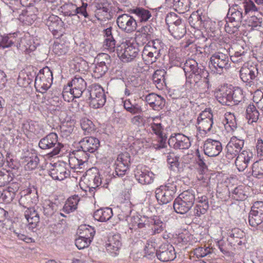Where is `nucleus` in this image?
<instances>
[{
	"mask_svg": "<svg viewBox=\"0 0 263 263\" xmlns=\"http://www.w3.org/2000/svg\"><path fill=\"white\" fill-rule=\"evenodd\" d=\"M258 9L251 0H243L239 4L233 5L229 10L228 15H230L229 19L230 23H226V31L232 34L238 30L243 17V11L245 14H247L250 12L258 11Z\"/></svg>",
	"mask_w": 263,
	"mask_h": 263,
	"instance_id": "1",
	"label": "nucleus"
},
{
	"mask_svg": "<svg viewBox=\"0 0 263 263\" xmlns=\"http://www.w3.org/2000/svg\"><path fill=\"white\" fill-rule=\"evenodd\" d=\"M184 67V70L191 72L186 79L188 83L197 88H210L209 74L202 66L199 67L195 61L190 60L186 61Z\"/></svg>",
	"mask_w": 263,
	"mask_h": 263,
	"instance_id": "2",
	"label": "nucleus"
},
{
	"mask_svg": "<svg viewBox=\"0 0 263 263\" xmlns=\"http://www.w3.org/2000/svg\"><path fill=\"white\" fill-rule=\"evenodd\" d=\"M86 88V82L81 77H75L63 89L62 95L65 101L79 98Z\"/></svg>",
	"mask_w": 263,
	"mask_h": 263,
	"instance_id": "3",
	"label": "nucleus"
},
{
	"mask_svg": "<svg viewBox=\"0 0 263 263\" xmlns=\"http://www.w3.org/2000/svg\"><path fill=\"white\" fill-rule=\"evenodd\" d=\"M39 146L42 149L48 152L51 156H53L60 153L63 145L58 141L57 134L50 133L40 140Z\"/></svg>",
	"mask_w": 263,
	"mask_h": 263,
	"instance_id": "4",
	"label": "nucleus"
},
{
	"mask_svg": "<svg viewBox=\"0 0 263 263\" xmlns=\"http://www.w3.org/2000/svg\"><path fill=\"white\" fill-rule=\"evenodd\" d=\"M52 72L46 66L41 69L35 77L34 86L37 91L44 93L47 91L52 83Z\"/></svg>",
	"mask_w": 263,
	"mask_h": 263,
	"instance_id": "5",
	"label": "nucleus"
},
{
	"mask_svg": "<svg viewBox=\"0 0 263 263\" xmlns=\"http://www.w3.org/2000/svg\"><path fill=\"white\" fill-rule=\"evenodd\" d=\"M89 93V105L97 109L104 106L106 102V96L102 87L99 85L92 86L88 90Z\"/></svg>",
	"mask_w": 263,
	"mask_h": 263,
	"instance_id": "6",
	"label": "nucleus"
},
{
	"mask_svg": "<svg viewBox=\"0 0 263 263\" xmlns=\"http://www.w3.org/2000/svg\"><path fill=\"white\" fill-rule=\"evenodd\" d=\"M176 190V186L174 184L161 186L156 190V198L160 204H166L173 199Z\"/></svg>",
	"mask_w": 263,
	"mask_h": 263,
	"instance_id": "7",
	"label": "nucleus"
},
{
	"mask_svg": "<svg viewBox=\"0 0 263 263\" xmlns=\"http://www.w3.org/2000/svg\"><path fill=\"white\" fill-rule=\"evenodd\" d=\"M118 56L123 62H130L138 55L139 49L131 44H122L117 49Z\"/></svg>",
	"mask_w": 263,
	"mask_h": 263,
	"instance_id": "8",
	"label": "nucleus"
},
{
	"mask_svg": "<svg viewBox=\"0 0 263 263\" xmlns=\"http://www.w3.org/2000/svg\"><path fill=\"white\" fill-rule=\"evenodd\" d=\"M211 64L219 74L223 72V70L229 68L231 65L230 58L227 54L217 52L213 54L210 58Z\"/></svg>",
	"mask_w": 263,
	"mask_h": 263,
	"instance_id": "9",
	"label": "nucleus"
},
{
	"mask_svg": "<svg viewBox=\"0 0 263 263\" xmlns=\"http://www.w3.org/2000/svg\"><path fill=\"white\" fill-rule=\"evenodd\" d=\"M117 24L122 31L127 33H133L137 28V21L128 14L120 15L117 19Z\"/></svg>",
	"mask_w": 263,
	"mask_h": 263,
	"instance_id": "10",
	"label": "nucleus"
},
{
	"mask_svg": "<svg viewBox=\"0 0 263 263\" xmlns=\"http://www.w3.org/2000/svg\"><path fill=\"white\" fill-rule=\"evenodd\" d=\"M213 115L211 108H205L197 118L198 128L205 133L210 132L213 124Z\"/></svg>",
	"mask_w": 263,
	"mask_h": 263,
	"instance_id": "11",
	"label": "nucleus"
},
{
	"mask_svg": "<svg viewBox=\"0 0 263 263\" xmlns=\"http://www.w3.org/2000/svg\"><path fill=\"white\" fill-rule=\"evenodd\" d=\"M241 80L251 86L256 80L258 75V70L256 65H244L239 71Z\"/></svg>",
	"mask_w": 263,
	"mask_h": 263,
	"instance_id": "12",
	"label": "nucleus"
},
{
	"mask_svg": "<svg viewBox=\"0 0 263 263\" xmlns=\"http://www.w3.org/2000/svg\"><path fill=\"white\" fill-rule=\"evenodd\" d=\"M253 152L246 149L242 151L236 156L235 161V165L239 172H243L248 166L249 164L253 161L254 159Z\"/></svg>",
	"mask_w": 263,
	"mask_h": 263,
	"instance_id": "13",
	"label": "nucleus"
},
{
	"mask_svg": "<svg viewBox=\"0 0 263 263\" xmlns=\"http://www.w3.org/2000/svg\"><path fill=\"white\" fill-rule=\"evenodd\" d=\"M243 146V140L238 139L236 136H233L226 146V157L230 160L233 159L241 152Z\"/></svg>",
	"mask_w": 263,
	"mask_h": 263,
	"instance_id": "14",
	"label": "nucleus"
},
{
	"mask_svg": "<svg viewBox=\"0 0 263 263\" xmlns=\"http://www.w3.org/2000/svg\"><path fill=\"white\" fill-rule=\"evenodd\" d=\"M171 147L176 149H187L191 146V143L189 137L182 134L172 135L168 140Z\"/></svg>",
	"mask_w": 263,
	"mask_h": 263,
	"instance_id": "15",
	"label": "nucleus"
},
{
	"mask_svg": "<svg viewBox=\"0 0 263 263\" xmlns=\"http://www.w3.org/2000/svg\"><path fill=\"white\" fill-rule=\"evenodd\" d=\"M17 34L10 33L2 37L0 41V49H4L16 44L17 48H23L25 46L24 37H18Z\"/></svg>",
	"mask_w": 263,
	"mask_h": 263,
	"instance_id": "16",
	"label": "nucleus"
},
{
	"mask_svg": "<svg viewBox=\"0 0 263 263\" xmlns=\"http://www.w3.org/2000/svg\"><path fill=\"white\" fill-rule=\"evenodd\" d=\"M222 149L221 143L218 140L212 139H206L203 145L204 154L209 157H216Z\"/></svg>",
	"mask_w": 263,
	"mask_h": 263,
	"instance_id": "17",
	"label": "nucleus"
},
{
	"mask_svg": "<svg viewBox=\"0 0 263 263\" xmlns=\"http://www.w3.org/2000/svg\"><path fill=\"white\" fill-rule=\"evenodd\" d=\"M38 196L36 189L29 188L24 192L19 200V203L23 207L26 208L31 206L32 204H35L37 201Z\"/></svg>",
	"mask_w": 263,
	"mask_h": 263,
	"instance_id": "18",
	"label": "nucleus"
},
{
	"mask_svg": "<svg viewBox=\"0 0 263 263\" xmlns=\"http://www.w3.org/2000/svg\"><path fill=\"white\" fill-rule=\"evenodd\" d=\"M156 254L158 259L164 262L173 260L176 258L174 248L169 244L162 245Z\"/></svg>",
	"mask_w": 263,
	"mask_h": 263,
	"instance_id": "19",
	"label": "nucleus"
},
{
	"mask_svg": "<svg viewBox=\"0 0 263 263\" xmlns=\"http://www.w3.org/2000/svg\"><path fill=\"white\" fill-rule=\"evenodd\" d=\"M79 144L83 152L93 153L99 148L100 141L93 137H87L81 139Z\"/></svg>",
	"mask_w": 263,
	"mask_h": 263,
	"instance_id": "20",
	"label": "nucleus"
},
{
	"mask_svg": "<svg viewBox=\"0 0 263 263\" xmlns=\"http://www.w3.org/2000/svg\"><path fill=\"white\" fill-rule=\"evenodd\" d=\"M121 246V237L119 234H117L108 237L106 244V249L111 256H116L119 254Z\"/></svg>",
	"mask_w": 263,
	"mask_h": 263,
	"instance_id": "21",
	"label": "nucleus"
},
{
	"mask_svg": "<svg viewBox=\"0 0 263 263\" xmlns=\"http://www.w3.org/2000/svg\"><path fill=\"white\" fill-rule=\"evenodd\" d=\"M49 175L54 180H63L69 176V172L64 163H57L50 168Z\"/></svg>",
	"mask_w": 263,
	"mask_h": 263,
	"instance_id": "22",
	"label": "nucleus"
},
{
	"mask_svg": "<svg viewBox=\"0 0 263 263\" xmlns=\"http://www.w3.org/2000/svg\"><path fill=\"white\" fill-rule=\"evenodd\" d=\"M112 27H109L105 29L103 31L104 42L103 47L104 49L107 50L110 52H113L115 51L116 47V40L114 37Z\"/></svg>",
	"mask_w": 263,
	"mask_h": 263,
	"instance_id": "23",
	"label": "nucleus"
},
{
	"mask_svg": "<svg viewBox=\"0 0 263 263\" xmlns=\"http://www.w3.org/2000/svg\"><path fill=\"white\" fill-rule=\"evenodd\" d=\"M145 100L151 107L156 110L162 109L165 104V99L154 93H151L146 95Z\"/></svg>",
	"mask_w": 263,
	"mask_h": 263,
	"instance_id": "24",
	"label": "nucleus"
},
{
	"mask_svg": "<svg viewBox=\"0 0 263 263\" xmlns=\"http://www.w3.org/2000/svg\"><path fill=\"white\" fill-rule=\"evenodd\" d=\"M137 180L142 184H149L152 183L154 179V174L153 172L144 168L138 169L135 174Z\"/></svg>",
	"mask_w": 263,
	"mask_h": 263,
	"instance_id": "25",
	"label": "nucleus"
},
{
	"mask_svg": "<svg viewBox=\"0 0 263 263\" xmlns=\"http://www.w3.org/2000/svg\"><path fill=\"white\" fill-rule=\"evenodd\" d=\"M147 223L151 228L153 234L160 233L165 228V224L163 222L159 217L157 216L148 218Z\"/></svg>",
	"mask_w": 263,
	"mask_h": 263,
	"instance_id": "26",
	"label": "nucleus"
},
{
	"mask_svg": "<svg viewBox=\"0 0 263 263\" xmlns=\"http://www.w3.org/2000/svg\"><path fill=\"white\" fill-rule=\"evenodd\" d=\"M231 93V88H221L219 89V92L217 93V99L222 105L232 106Z\"/></svg>",
	"mask_w": 263,
	"mask_h": 263,
	"instance_id": "27",
	"label": "nucleus"
},
{
	"mask_svg": "<svg viewBox=\"0 0 263 263\" xmlns=\"http://www.w3.org/2000/svg\"><path fill=\"white\" fill-rule=\"evenodd\" d=\"M92 181L93 185L91 184H87V186L83 189L86 192H89L90 195H92L94 194V190L99 186L102 184V186L104 187H107V185L108 184V181L106 179L104 182H103V180L100 178V175L98 174L97 175H96L94 177L90 178Z\"/></svg>",
	"mask_w": 263,
	"mask_h": 263,
	"instance_id": "28",
	"label": "nucleus"
},
{
	"mask_svg": "<svg viewBox=\"0 0 263 263\" xmlns=\"http://www.w3.org/2000/svg\"><path fill=\"white\" fill-rule=\"evenodd\" d=\"M112 216V211L111 208H105L97 210L94 212V218L101 222H105L109 220Z\"/></svg>",
	"mask_w": 263,
	"mask_h": 263,
	"instance_id": "29",
	"label": "nucleus"
},
{
	"mask_svg": "<svg viewBox=\"0 0 263 263\" xmlns=\"http://www.w3.org/2000/svg\"><path fill=\"white\" fill-rule=\"evenodd\" d=\"M63 22L61 19L57 15H51L48 17L46 21V25L52 32H57L62 27Z\"/></svg>",
	"mask_w": 263,
	"mask_h": 263,
	"instance_id": "30",
	"label": "nucleus"
},
{
	"mask_svg": "<svg viewBox=\"0 0 263 263\" xmlns=\"http://www.w3.org/2000/svg\"><path fill=\"white\" fill-rule=\"evenodd\" d=\"M163 44L158 39L148 41L144 47V49L147 50L151 52L156 53L157 55L160 57L161 51L163 49Z\"/></svg>",
	"mask_w": 263,
	"mask_h": 263,
	"instance_id": "31",
	"label": "nucleus"
},
{
	"mask_svg": "<svg viewBox=\"0 0 263 263\" xmlns=\"http://www.w3.org/2000/svg\"><path fill=\"white\" fill-rule=\"evenodd\" d=\"M130 12L135 14L141 22L147 21L152 16L151 13L148 10L142 7L131 9Z\"/></svg>",
	"mask_w": 263,
	"mask_h": 263,
	"instance_id": "32",
	"label": "nucleus"
},
{
	"mask_svg": "<svg viewBox=\"0 0 263 263\" xmlns=\"http://www.w3.org/2000/svg\"><path fill=\"white\" fill-rule=\"evenodd\" d=\"M168 29L172 35L177 39H181L186 33L185 24L182 21L171 26Z\"/></svg>",
	"mask_w": 263,
	"mask_h": 263,
	"instance_id": "33",
	"label": "nucleus"
},
{
	"mask_svg": "<svg viewBox=\"0 0 263 263\" xmlns=\"http://www.w3.org/2000/svg\"><path fill=\"white\" fill-rule=\"evenodd\" d=\"M259 113L256 107L253 104H249L246 111V118L248 120L249 124L256 122L258 120Z\"/></svg>",
	"mask_w": 263,
	"mask_h": 263,
	"instance_id": "34",
	"label": "nucleus"
},
{
	"mask_svg": "<svg viewBox=\"0 0 263 263\" xmlns=\"http://www.w3.org/2000/svg\"><path fill=\"white\" fill-rule=\"evenodd\" d=\"M26 208L27 210L25 212V217L29 224L36 226L40 221L39 213L34 208L30 206Z\"/></svg>",
	"mask_w": 263,
	"mask_h": 263,
	"instance_id": "35",
	"label": "nucleus"
},
{
	"mask_svg": "<svg viewBox=\"0 0 263 263\" xmlns=\"http://www.w3.org/2000/svg\"><path fill=\"white\" fill-rule=\"evenodd\" d=\"M173 207L176 213L184 214L186 213L192 206L177 197L174 201Z\"/></svg>",
	"mask_w": 263,
	"mask_h": 263,
	"instance_id": "36",
	"label": "nucleus"
},
{
	"mask_svg": "<svg viewBox=\"0 0 263 263\" xmlns=\"http://www.w3.org/2000/svg\"><path fill=\"white\" fill-rule=\"evenodd\" d=\"M78 233L79 236L83 238V239L87 238L88 239H90V241H91L95 235V231L92 227L89 225H81L78 229Z\"/></svg>",
	"mask_w": 263,
	"mask_h": 263,
	"instance_id": "37",
	"label": "nucleus"
},
{
	"mask_svg": "<svg viewBox=\"0 0 263 263\" xmlns=\"http://www.w3.org/2000/svg\"><path fill=\"white\" fill-rule=\"evenodd\" d=\"M165 74L166 71L164 69H158L153 75V82L159 89H162L164 84H165Z\"/></svg>",
	"mask_w": 263,
	"mask_h": 263,
	"instance_id": "38",
	"label": "nucleus"
},
{
	"mask_svg": "<svg viewBox=\"0 0 263 263\" xmlns=\"http://www.w3.org/2000/svg\"><path fill=\"white\" fill-rule=\"evenodd\" d=\"M42 210L44 214L49 217L57 210V205L50 200H45L43 202Z\"/></svg>",
	"mask_w": 263,
	"mask_h": 263,
	"instance_id": "39",
	"label": "nucleus"
},
{
	"mask_svg": "<svg viewBox=\"0 0 263 263\" xmlns=\"http://www.w3.org/2000/svg\"><path fill=\"white\" fill-rule=\"evenodd\" d=\"M175 10L179 13H183L190 9V2L189 0H172Z\"/></svg>",
	"mask_w": 263,
	"mask_h": 263,
	"instance_id": "40",
	"label": "nucleus"
},
{
	"mask_svg": "<svg viewBox=\"0 0 263 263\" xmlns=\"http://www.w3.org/2000/svg\"><path fill=\"white\" fill-rule=\"evenodd\" d=\"M231 101L232 105H237L244 98L242 90L239 87L231 88Z\"/></svg>",
	"mask_w": 263,
	"mask_h": 263,
	"instance_id": "41",
	"label": "nucleus"
},
{
	"mask_svg": "<svg viewBox=\"0 0 263 263\" xmlns=\"http://www.w3.org/2000/svg\"><path fill=\"white\" fill-rule=\"evenodd\" d=\"M74 128V124L73 122L67 121L63 123L60 126L61 136L63 138H67L73 132Z\"/></svg>",
	"mask_w": 263,
	"mask_h": 263,
	"instance_id": "42",
	"label": "nucleus"
},
{
	"mask_svg": "<svg viewBox=\"0 0 263 263\" xmlns=\"http://www.w3.org/2000/svg\"><path fill=\"white\" fill-rule=\"evenodd\" d=\"M178 197L189 204L190 206H193L194 204L195 195L193 191H185L180 194Z\"/></svg>",
	"mask_w": 263,
	"mask_h": 263,
	"instance_id": "43",
	"label": "nucleus"
},
{
	"mask_svg": "<svg viewBox=\"0 0 263 263\" xmlns=\"http://www.w3.org/2000/svg\"><path fill=\"white\" fill-rule=\"evenodd\" d=\"M252 174L253 176L260 178L263 176V159L256 161L252 165Z\"/></svg>",
	"mask_w": 263,
	"mask_h": 263,
	"instance_id": "44",
	"label": "nucleus"
},
{
	"mask_svg": "<svg viewBox=\"0 0 263 263\" xmlns=\"http://www.w3.org/2000/svg\"><path fill=\"white\" fill-rule=\"evenodd\" d=\"M109 67L97 62L93 68L92 75L95 79L101 78L108 70Z\"/></svg>",
	"mask_w": 263,
	"mask_h": 263,
	"instance_id": "45",
	"label": "nucleus"
},
{
	"mask_svg": "<svg viewBox=\"0 0 263 263\" xmlns=\"http://www.w3.org/2000/svg\"><path fill=\"white\" fill-rule=\"evenodd\" d=\"M153 122L151 123V127L152 129L153 132L159 137L161 138V141L163 140L162 139V133L163 131V127L162 126L161 123L158 122V120H160V118L158 117L153 118Z\"/></svg>",
	"mask_w": 263,
	"mask_h": 263,
	"instance_id": "46",
	"label": "nucleus"
},
{
	"mask_svg": "<svg viewBox=\"0 0 263 263\" xmlns=\"http://www.w3.org/2000/svg\"><path fill=\"white\" fill-rule=\"evenodd\" d=\"M142 57L143 60L147 65L153 64L156 62L159 58V57L157 55L156 53L151 52V51L144 49H143Z\"/></svg>",
	"mask_w": 263,
	"mask_h": 263,
	"instance_id": "47",
	"label": "nucleus"
},
{
	"mask_svg": "<svg viewBox=\"0 0 263 263\" xmlns=\"http://www.w3.org/2000/svg\"><path fill=\"white\" fill-rule=\"evenodd\" d=\"M62 12L65 16H73L78 14V7L75 4L69 3L62 7Z\"/></svg>",
	"mask_w": 263,
	"mask_h": 263,
	"instance_id": "48",
	"label": "nucleus"
},
{
	"mask_svg": "<svg viewBox=\"0 0 263 263\" xmlns=\"http://www.w3.org/2000/svg\"><path fill=\"white\" fill-rule=\"evenodd\" d=\"M166 160L172 170H174L175 168H178L179 165V157L174 152L167 153Z\"/></svg>",
	"mask_w": 263,
	"mask_h": 263,
	"instance_id": "49",
	"label": "nucleus"
},
{
	"mask_svg": "<svg viewBox=\"0 0 263 263\" xmlns=\"http://www.w3.org/2000/svg\"><path fill=\"white\" fill-rule=\"evenodd\" d=\"M81 126L85 135L90 134L94 130V124L87 118H83L81 120Z\"/></svg>",
	"mask_w": 263,
	"mask_h": 263,
	"instance_id": "50",
	"label": "nucleus"
},
{
	"mask_svg": "<svg viewBox=\"0 0 263 263\" xmlns=\"http://www.w3.org/2000/svg\"><path fill=\"white\" fill-rule=\"evenodd\" d=\"M263 221V216L256 214L254 212H250L249 215V222L251 226L256 227Z\"/></svg>",
	"mask_w": 263,
	"mask_h": 263,
	"instance_id": "51",
	"label": "nucleus"
},
{
	"mask_svg": "<svg viewBox=\"0 0 263 263\" xmlns=\"http://www.w3.org/2000/svg\"><path fill=\"white\" fill-rule=\"evenodd\" d=\"M24 129L37 135L40 133V127L37 123L33 121H27L23 125Z\"/></svg>",
	"mask_w": 263,
	"mask_h": 263,
	"instance_id": "52",
	"label": "nucleus"
},
{
	"mask_svg": "<svg viewBox=\"0 0 263 263\" xmlns=\"http://www.w3.org/2000/svg\"><path fill=\"white\" fill-rule=\"evenodd\" d=\"M137 33L143 34L148 38L153 39L154 37V29L150 25H147L139 28L137 31Z\"/></svg>",
	"mask_w": 263,
	"mask_h": 263,
	"instance_id": "53",
	"label": "nucleus"
},
{
	"mask_svg": "<svg viewBox=\"0 0 263 263\" xmlns=\"http://www.w3.org/2000/svg\"><path fill=\"white\" fill-rule=\"evenodd\" d=\"M244 232L239 229L234 228L228 232V240L229 242H233L234 238H243Z\"/></svg>",
	"mask_w": 263,
	"mask_h": 263,
	"instance_id": "54",
	"label": "nucleus"
},
{
	"mask_svg": "<svg viewBox=\"0 0 263 263\" xmlns=\"http://www.w3.org/2000/svg\"><path fill=\"white\" fill-rule=\"evenodd\" d=\"M181 20L179 17L174 12L168 13L165 18V22L168 25V28L171 26L176 25L179 22H180Z\"/></svg>",
	"mask_w": 263,
	"mask_h": 263,
	"instance_id": "55",
	"label": "nucleus"
},
{
	"mask_svg": "<svg viewBox=\"0 0 263 263\" xmlns=\"http://www.w3.org/2000/svg\"><path fill=\"white\" fill-rule=\"evenodd\" d=\"M245 22L246 25L252 28L260 27L262 23V18H258L254 15L248 17Z\"/></svg>",
	"mask_w": 263,
	"mask_h": 263,
	"instance_id": "56",
	"label": "nucleus"
},
{
	"mask_svg": "<svg viewBox=\"0 0 263 263\" xmlns=\"http://www.w3.org/2000/svg\"><path fill=\"white\" fill-rule=\"evenodd\" d=\"M232 196L236 200H243L245 199L246 196L243 191L242 186H239L235 187L232 192Z\"/></svg>",
	"mask_w": 263,
	"mask_h": 263,
	"instance_id": "57",
	"label": "nucleus"
},
{
	"mask_svg": "<svg viewBox=\"0 0 263 263\" xmlns=\"http://www.w3.org/2000/svg\"><path fill=\"white\" fill-rule=\"evenodd\" d=\"M115 163L120 164H125L129 166L130 163V156L127 153H122L118 156Z\"/></svg>",
	"mask_w": 263,
	"mask_h": 263,
	"instance_id": "58",
	"label": "nucleus"
},
{
	"mask_svg": "<svg viewBox=\"0 0 263 263\" xmlns=\"http://www.w3.org/2000/svg\"><path fill=\"white\" fill-rule=\"evenodd\" d=\"M12 180V177L7 171H0V186H4Z\"/></svg>",
	"mask_w": 263,
	"mask_h": 263,
	"instance_id": "59",
	"label": "nucleus"
},
{
	"mask_svg": "<svg viewBox=\"0 0 263 263\" xmlns=\"http://www.w3.org/2000/svg\"><path fill=\"white\" fill-rule=\"evenodd\" d=\"M97 60V62L102 64L108 67L110 66L111 60L110 57L108 54L102 53L98 54Z\"/></svg>",
	"mask_w": 263,
	"mask_h": 263,
	"instance_id": "60",
	"label": "nucleus"
},
{
	"mask_svg": "<svg viewBox=\"0 0 263 263\" xmlns=\"http://www.w3.org/2000/svg\"><path fill=\"white\" fill-rule=\"evenodd\" d=\"M90 242V239H88L87 238L83 239L80 236L75 240V245L79 250L87 247Z\"/></svg>",
	"mask_w": 263,
	"mask_h": 263,
	"instance_id": "61",
	"label": "nucleus"
},
{
	"mask_svg": "<svg viewBox=\"0 0 263 263\" xmlns=\"http://www.w3.org/2000/svg\"><path fill=\"white\" fill-rule=\"evenodd\" d=\"M209 208V205L196 204L194 209V214L196 216L200 217L207 212Z\"/></svg>",
	"mask_w": 263,
	"mask_h": 263,
	"instance_id": "62",
	"label": "nucleus"
},
{
	"mask_svg": "<svg viewBox=\"0 0 263 263\" xmlns=\"http://www.w3.org/2000/svg\"><path fill=\"white\" fill-rule=\"evenodd\" d=\"M115 173L119 177L124 175L129 168V166L125 164H120L115 163Z\"/></svg>",
	"mask_w": 263,
	"mask_h": 263,
	"instance_id": "63",
	"label": "nucleus"
},
{
	"mask_svg": "<svg viewBox=\"0 0 263 263\" xmlns=\"http://www.w3.org/2000/svg\"><path fill=\"white\" fill-rule=\"evenodd\" d=\"M250 212H254L256 214L263 216V202L256 201L252 206Z\"/></svg>",
	"mask_w": 263,
	"mask_h": 263,
	"instance_id": "64",
	"label": "nucleus"
}]
</instances>
